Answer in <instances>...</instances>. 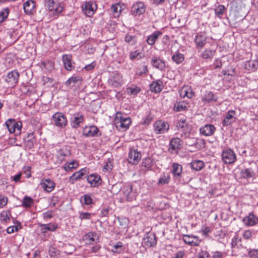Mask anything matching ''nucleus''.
<instances>
[{
	"instance_id": "obj_37",
	"label": "nucleus",
	"mask_w": 258,
	"mask_h": 258,
	"mask_svg": "<svg viewBox=\"0 0 258 258\" xmlns=\"http://www.w3.org/2000/svg\"><path fill=\"white\" fill-rule=\"evenodd\" d=\"M182 166L179 164L176 163L172 164V169L171 172L175 177H180L182 172Z\"/></svg>"
},
{
	"instance_id": "obj_13",
	"label": "nucleus",
	"mask_w": 258,
	"mask_h": 258,
	"mask_svg": "<svg viewBox=\"0 0 258 258\" xmlns=\"http://www.w3.org/2000/svg\"><path fill=\"white\" fill-rule=\"evenodd\" d=\"M182 239L185 243L192 246H199L202 241L198 236L193 235H184Z\"/></svg>"
},
{
	"instance_id": "obj_57",
	"label": "nucleus",
	"mask_w": 258,
	"mask_h": 258,
	"mask_svg": "<svg viewBox=\"0 0 258 258\" xmlns=\"http://www.w3.org/2000/svg\"><path fill=\"white\" fill-rule=\"evenodd\" d=\"M92 215L91 213L88 212H80L79 214V218L83 220L90 219Z\"/></svg>"
},
{
	"instance_id": "obj_11",
	"label": "nucleus",
	"mask_w": 258,
	"mask_h": 258,
	"mask_svg": "<svg viewBox=\"0 0 258 258\" xmlns=\"http://www.w3.org/2000/svg\"><path fill=\"white\" fill-rule=\"evenodd\" d=\"M97 9L95 4L91 2H86L82 6V11L87 17L92 16Z\"/></svg>"
},
{
	"instance_id": "obj_25",
	"label": "nucleus",
	"mask_w": 258,
	"mask_h": 258,
	"mask_svg": "<svg viewBox=\"0 0 258 258\" xmlns=\"http://www.w3.org/2000/svg\"><path fill=\"white\" fill-rule=\"evenodd\" d=\"M200 133L205 136H210L213 135L215 127L212 124H207L200 128Z\"/></svg>"
},
{
	"instance_id": "obj_55",
	"label": "nucleus",
	"mask_w": 258,
	"mask_h": 258,
	"mask_svg": "<svg viewBox=\"0 0 258 258\" xmlns=\"http://www.w3.org/2000/svg\"><path fill=\"white\" fill-rule=\"evenodd\" d=\"M49 254L51 257L55 258L57 255L59 254V250L55 247H50L48 250Z\"/></svg>"
},
{
	"instance_id": "obj_47",
	"label": "nucleus",
	"mask_w": 258,
	"mask_h": 258,
	"mask_svg": "<svg viewBox=\"0 0 258 258\" xmlns=\"http://www.w3.org/2000/svg\"><path fill=\"white\" fill-rule=\"evenodd\" d=\"M123 246L122 242L118 241L112 246V251L115 253H120L123 251Z\"/></svg>"
},
{
	"instance_id": "obj_34",
	"label": "nucleus",
	"mask_w": 258,
	"mask_h": 258,
	"mask_svg": "<svg viewBox=\"0 0 258 258\" xmlns=\"http://www.w3.org/2000/svg\"><path fill=\"white\" fill-rule=\"evenodd\" d=\"M27 139L25 141V146L28 149H32L34 147L35 136L34 132H32L27 135Z\"/></svg>"
},
{
	"instance_id": "obj_5",
	"label": "nucleus",
	"mask_w": 258,
	"mask_h": 258,
	"mask_svg": "<svg viewBox=\"0 0 258 258\" xmlns=\"http://www.w3.org/2000/svg\"><path fill=\"white\" fill-rule=\"evenodd\" d=\"M5 124L10 133H14L16 131L18 134L20 133L22 128L21 122H16L14 119H9L6 121Z\"/></svg>"
},
{
	"instance_id": "obj_26",
	"label": "nucleus",
	"mask_w": 258,
	"mask_h": 258,
	"mask_svg": "<svg viewBox=\"0 0 258 258\" xmlns=\"http://www.w3.org/2000/svg\"><path fill=\"white\" fill-rule=\"evenodd\" d=\"M144 240L145 244L149 247L153 246L157 243L155 234L153 233H147Z\"/></svg>"
},
{
	"instance_id": "obj_35",
	"label": "nucleus",
	"mask_w": 258,
	"mask_h": 258,
	"mask_svg": "<svg viewBox=\"0 0 258 258\" xmlns=\"http://www.w3.org/2000/svg\"><path fill=\"white\" fill-rule=\"evenodd\" d=\"M176 126L178 130L180 129L182 131H188L187 123L185 117H182L179 119L176 123Z\"/></svg>"
},
{
	"instance_id": "obj_30",
	"label": "nucleus",
	"mask_w": 258,
	"mask_h": 258,
	"mask_svg": "<svg viewBox=\"0 0 258 258\" xmlns=\"http://www.w3.org/2000/svg\"><path fill=\"white\" fill-rule=\"evenodd\" d=\"M162 34V32L160 31H155L152 34L147 36V43L150 45H154L157 40Z\"/></svg>"
},
{
	"instance_id": "obj_20",
	"label": "nucleus",
	"mask_w": 258,
	"mask_h": 258,
	"mask_svg": "<svg viewBox=\"0 0 258 258\" xmlns=\"http://www.w3.org/2000/svg\"><path fill=\"white\" fill-rule=\"evenodd\" d=\"M181 140L178 138H173L170 142L169 151L171 153H177L181 146Z\"/></svg>"
},
{
	"instance_id": "obj_41",
	"label": "nucleus",
	"mask_w": 258,
	"mask_h": 258,
	"mask_svg": "<svg viewBox=\"0 0 258 258\" xmlns=\"http://www.w3.org/2000/svg\"><path fill=\"white\" fill-rule=\"evenodd\" d=\"M40 226L42 228V230H43V232H45L46 230L50 231H54L57 228V224L52 223H49L47 224H41Z\"/></svg>"
},
{
	"instance_id": "obj_51",
	"label": "nucleus",
	"mask_w": 258,
	"mask_h": 258,
	"mask_svg": "<svg viewBox=\"0 0 258 258\" xmlns=\"http://www.w3.org/2000/svg\"><path fill=\"white\" fill-rule=\"evenodd\" d=\"M9 14V9L5 8L0 11V23L4 21Z\"/></svg>"
},
{
	"instance_id": "obj_1",
	"label": "nucleus",
	"mask_w": 258,
	"mask_h": 258,
	"mask_svg": "<svg viewBox=\"0 0 258 258\" xmlns=\"http://www.w3.org/2000/svg\"><path fill=\"white\" fill-rule=\"evenodd\" d=\"M45 6L51 12L53 17L56 18L63 11V8L58 0H44Z\"/></svg>"
},
{
	"instance_id": "obj_52",
	"label": "nucleus",
	"mask_w": 258,
	"mask_h": 258,
	"mask_svg": "<svg viewBox=\"0 0 258 258\" xmlns=\"http://www.w3.org/2000/svg\"><path fill=\"white\" fill-rule=\"evenodd\" d=\"M142 165L146 168L149 169L153 165V161L150 158H146L143 160Z\"/></svg>"
},
{
	"instance_id": "obj_6",
	"label": "nucleus",
	"mask_w": 258,
	"mask_h": 258,
	"mask_svg": "<svg viewBox=\"0 0 258 258\" xmlns=\"http://www.w3.org/2000/svg\"><path fill=\"white\" fill-rule=\"evenodd\" d=\"M207 37L205 32H199L196 34L194 42L197 49L201 50L207 43Z\"/></svg>"
},
{
	"instance_id": "obj_12",
	"label": "nucleus",
	"mask_w": 258,
	"mask_h": 258,
	"mask_svg": "<svg viewBox=\"0 0 258 258\" xmlns=\"http://www.w3.org/2000/svg\"><path fill=\"white\" fill-rule=\"evenodd\" d=\"M141 158L140 153L137 149L132 148L130 150L127 160L129 163L134 165L139 162Z\"/></svg>"
},
{
	"instance_id": "obj_62",
	"label": "nucleus",
	"mask_w": 258,
	"mask_h": 258,
	"mask_svg": "<svg viewBox=\"0 0 258 258\" xmlns=\"http://www.w3.org/2000/svg\"><path fill=\"white\" fill-rule=\"evenodd\" d=\"M152 119L153 118L151 116L148 115L144 119L143 122H142V124L143 125H148L151 123V121H152Z\"/></svg>"
},
{
	"instance_id": "obj_7",
	"label": "nucleus",
	"mask_w": 258,
	"mask_h": 258,
	"mask_svg": "<svg viewBox=\"0 0 258 258\" xmlns=\"http://www.w3.org/2000/svg\"><path fill=\"white\" fill-rule=\"evenodd\" d=\"M146 6L143 2H138L135 3L132 7L131 14L132 15L136 17L140 16L145 13Z\"/></svg>"
},
{
	"instance_id": "obj_39",
	"label": "nucleus",
	"mask_w": 258,
	"mask_h": 258,
	"mask_svg": "<svg viewBox=\"0 0 258 258\" xmlns=\"http://www.w3.org/2000/svg\"><path fill=\"white\" fill-rule=\"evenodd\" d=\"M204 166V163L201 160H194L190 164L191 168L196 171L202 170Z\"/></svg>"
},
{
	"instance_id": "obj_48",
	"label": "nucleus",
	"mask_w": 258,
	"mask_h": 258,
	"mask_svg": "<svg viewBox=\"0 0 258 258\" xmlns=\"http://www.w3.org/2000/svg\"><path fill=\"white\" fill-rule=\"evenodd\" d=\"M81 202L83 204L90 205L93 203V199L90 194H85L82 197Z\"/></svg>"
},
{
	"instance_id": "obj_45",
	"label": "nucleus",
	"mask_w": 258,
	"mask_h": 258,
	"mask_svg": "<svg viewBox=\"0 0 258 258\" xmlns=\"http://www.w3.org/2000/svg\"><path fill=\"white\" fill-rule=\"evenodd\" d=\"M81 78L80 77H72L67 80L64 83L66 86H74L75 83L79 81H81Z\"/></svg>"
},
{
	"instance_id": "obj_40",
	"label": "nucleus",
	"mask_w": 258,
	"mask_h": 258,
	"mask_svg": "<svg viewBox=\"0 0 258 258\" xmlns=\"http://www.w3.org/2000/svg\"><path fill=\"white\" fill-rule=\"evenodd\" d=\"M172 60L176 64H180L184 60V55L180 52H176L172 56Z\"/></svg>"
},
{
	"instance_id": "obj_14",
	"label": "nucleus",
	"mask_w": 258,
	"mask_h": 258,
	"mask_svg": "<svg viewBox=\"0 0 258 258\" xmlns=\"http://www.w3.org/2000/svg\"><path fill=\"white\" fill-rule=\"evenodd\" d=\"M152 66L161 71H165L166 69L165 61L158 56H154L151 60Z\"/></svg>"
},
{
	"instance_id": "obj_15",
	"label": "nucleus",
	"mask_w": 258,
	"mask_h": 258,
	"mask_svg": "<svg viewBox=\"0 0 258 258\" xmlns=\"http://www.w3.org/2000/svg\"><path fill=\"white\" fill-rule=\"evenodd\" d=\"M83 134L85 137H97L100 135L98 127L94 125L85 126L83 130Z\"/></svg>"
},
{
	"instance_id": "obj_36",
	"label": "nucleus",
	"mask_w": 258,
	"mask_h": 258,
	"mask_svg": "<svg viewBox=\"0 0 258 258\" xmlns=\"http://www.w3.org/2000/svg\"><path fill=\"white\" fill-rule=\"evenodd\" d=\"M215 53V50L211 49H205L201 54L200 57L203 59H211Z\"/></svg>"
},
{
	"instance_id": "obj_53",
	"label": "nucleus",
	"mask_w": 258,
	"mask_h": 258,
	"mask_svg": "<svg viewBox=\"0 0 258 258\" xmlns=\"http://www.w3.org/2000/svg\"><path fill=\"white\" fill-rule=\"evenodd\" d=\"M11 216V213L8 211H4L1 214V220L4 222H7L8 220H10V217Z\"/></svg>"
},
{
	"instance_id": "obj_54",
	"label": "nucleus",
	"mask_w": 258,
	"mask_h": 258,
	"mask_svg": "<svg viewBox=\"0 0 258 258\" xmlns=\"http://www.w3.org/2000/svg\"><path fill=\"white\" fill-rule=\"evenodd\" d=\"M148 72V70L147 66H143L142 67L138 68L136 71L137 74L140 76L146 74Z\"/></svg>"
},
{
	"instance_id": "obj_2",
	"label": "nucleus",
	"mask_w": 258,
	"mask_h": 258,
	"mask_svg": "<svg viewBox=\"0 0 258 258\" xmlns=\"http://www.w3.org/2000/svg\"><path fill=\"white\" fill-rule=\"evenodd\" d=\"M130 117H123L121 113L118 112L114 119V124L116 127L120 131H126L130 127L131 123Z\"/></svg>"
},
{
	"instance_id": "obj_31",
	"label": "nucleus",
	"mask_w": 258,
	"mask_h": 258,
	"mask_svg": "<svg viewBox=\"0 0 258 258\" xmlns=\"http://www.w3.org/2000/svg\"><path fill=\"white\" fill-rule=\"evenodd\" d=\"M84 239L88 241V244H92L93 242L97 243L99 241V237L94 232H89L84 236Z\"/></svg>"
},
{
	"instance_id": "obj_59",
	"label": "nucleus",
	"mask_w": 258,
	"mask_h": 258,
	"mask_svg": "<svg viewBox=\"0 0 258 258\" xmlns=\"http://www.w3.org/2000/svg\"><path fill=\"white\" fill-rule=\"evenodd\" d=\"M210 254L206 250L201 251L195 258H209Z\"/></svg>"
},
{
	"instance_id": "obj_4",
	"label": "nucleus",
	"mask_w": 258,
	"mask_h": 258,
	"mask_svg": "<svg viewBox=\"0 0 258 258\" xmlns=\"http://www.w3.org/2000/svg\"><path fill=\"white\" fill-rule=\"evenodd\" d=\"M51 121L56 126L61 128L65 127L68 123L66 115L59 112H56L53 115Z\"/></svg>"
},
{
	"instance_id": "obj_38",
	"label": "nucleus",
	"mask_w": 258,
	"mask_h": 258,
	"mask_svg": "<svg viewBox=\"0 0 258 258\" xmlns=\"http://www.w3.org/2000/svg\"><path fill=\"white\" fill-rule=\"evenodd\" d=\"M170 180V176L168 173H163L159 178L157 184L162 185L168 184Z\"/></svg>"
},
{
	"instance_id": "obj_56",
	"label": "nucleus",
	"mask_w": 258,
	"mask_h": 258,
	"mask_svg": "<svg viewBox=\"0 0 258 258\" xmlns=\"http://www.w3.org/2000/svg\"><path fill=\"white\" fill-rule=\"evenodd\" d=\"M252 235V231L250 230H245L243 231L242 233L243 238L246 240L251 239Z\"/></svg>"
},
{
	"instance_id": "obj_28",
	"label": "nucleus",
	"mask_w": 258,
	"mask_h": 258,
	"mask_svg": "<svg viewBox=\"0 0 258 258\" xmlns=\"http://www.w3.org/2000/svg\"><path fill=\"white\" fill-rule=\"evenodd\" d=\"M235 114V111L234 110H230L228 111L222 122L223 125L228 126L231 123L233 122L235 119V118L234 117Z\"/></svg>"
},
{
	"instance_id": "obj_49",
	"label": "nucleus",
	"mask_w": 258,
	"mask_h": 258,
	"mask_svg": "<svg viewBox=\"0 0 258 258\" xmlns=\"http://www.w3.org/2000/svg\"><path fill=\"white\" fill-rule=\"evenodd\" d=\"M78 166V164L75 161H73L69 163H67L64 165V169L66 171H71L73 169L76 168Z\"/></svg>"
},
{
	"instance_id": "obj_19",
	"label": "nucleus",
	"mask_w": 258,
	"mask_h": 258,
	"mask_svg": "<svg viewBox=\"0 0 258 258\" xmlns=\"http://www.w3.org/2000/svg\"><path fill=\"white\" fill-rule=\"evenodd\" d=\"M84 120V116L80 113H75L71 119V125L74 128H77Z\"/></svg>"
},
{
	"instance_id": "obj_9",
	"label": "nucleus",
	"mask_w": 258,
	"mask_h": 258,
	"mask_svg": "<svg viewBox=\"0 0 258 258\" xmlns=\"http://www.w3.org/2000/svg\"><path fill=\"white\" fill-rule=\"evenodd\" d=\"M154 128L156 134H162L168 131L169 125L167 122L159 120L154 123Z\"/></svg>"
},
{
	"instance_id": "obj_24",
	"label": "nucleus",
	"mask_w": 258,
	"mask_h": 258,
	"mask_svg": "<svg viewBox=\"0 0 258 258\" xmlns=\"http://www.w3.org/2000/svg\"><path fill=\"white\" fill-rule=\"evenodd\" d=\"M87 181L90 184L92 187H96L101 184V178L100 176L97 174H92L87 177Z\"/></svg>"
},
{
	"instance_id": "obj_43",
	"label": "nucleus",
	"mask_w": 258,
	"mask_h": 258,
	"mask_svg": "<svg viewBox=\"0 0 258 258\" xmlns=\"http://www.w3.org/2000/svg\"><path fill=\"white\" fill-rule=\"evenodd\" d=\"M143 57V54L141 51L136 50L131 52L130 53V59L131 60H140Z\"/></svg>"
},
{
	"instance_id": "obj_46",
	"label": "nucleus",
	"mask_w": 258,
	"mask_h": 258,
	"mask_svg": "<svg viewBox=\"0 0 258 258\" xmlns=\"http://www.w3.org/2000/svg\"><path fill=\"white\" fill-rule=\"evenodd\" d=\"M111 10L114 15V17H118L121 12V7L119 4H115L111 6Z\"/></svg>"
},
{
	"instance_id": "obj_22",
	"label": "nucleus",
	"mask_w": 258,
	"mask_h": 258,
	"mask_svg": "<svg viewBox=\"0 0 258 258\" xmlns=\"http://www.w3.org/2000/svg\"><path fill=\"white\" fill-rule=\"evenodd\" d=\"M35 4L32 0H28L24 3L23 5V9L25 13L29 15L34 14L35 10Z\"/></svg>"
},
{
	"instance_id": "obj_63",
	"label": "nucleus",
	"mask_w": 258,
	"mask_h": 258,
	"mask_svg": "<svg viewBox=\"0 0 258 258\" xmlns=\"http://www.w3.org/2000/svg\"><path fill=\"white\" fill-rule=\"evenodd\" d=\"M201 231L203 235L206 236L208 235V234L211 232V229L208 226H203L201 229Z\"/></svg>"
},
{
	"instance_id": "obj_29",
	"label": "nucleus",
	"mask_w": 258,
	"mask_h": 258,
	"mask_svg": "<svg viewBox=\"0 0 258 258\" xmlns=\"http://www.w3.org/2000/svg\"><path fill=\"white\" fill-rule=\"evenodd\" d=\"M163 82L160 79L153 81L150 85L151 91L155 93L160 92L163 89Z\"/></svg>"
},
{
	"instance_id": "obj_18",
	"label": "nucleus",
	"mask_w": 258,
	"mask_h": 258,
	"mask_svg": "<svg viewBox=\"0 0 258 258\" xmlns=\"http://www.w3.org/2000/svg\"><path fill=\"white\" fill-rule=\"evenodd\" d=\"M41 187L46 192H50L55 186V183L49 178L43 179L40 183Z\"/></svg>"
},
{
	"instance_id": "obj_21",
	"label": "nucleus",
	"mask_w": 258,
	"mask_h": 258,
	"mask_svg": "<svg viewBox=\"0 0 258 258\" xmlns=\"http://www.w3.org/2000/svg\"><path fill=\"white\" fill-rule=\"evenodd\" d=\"M62 61L64 68L69 71H71L75 68L72 62V56L70 54H64L62 55Z\"/></svg>"
},
{
	"instance_id": "obj_17",
	"label": "nucleus",
	"mask_w": 258,
	"mask_h": 258,
	"mask_svg": "<svg viewBox=\"0 0 258 258\" xmlns=\"http://www.w3.org/2000/svg\"><path fill=\"white\" fill-rule=\"evenodd\" d=\"M88 173V170L86 168H84L80 169L79 171L74 173L69 179V182L71 184H74L75 182L78 180Z\"/></svg>"
},
{
	"instance_id": "obj_3",
	"label": "nucleus",
	"mask_w": 258,
	"mask_h": 258,
	"mask_svg": "<svg viewBox=\"0 0 258 258\" xmlns=\"http://www.w3.org/2000/svg\"><path fill=\"white\" fill-rule=\"evenodd\" d=\"M221 156L222 161L225 164H233L237 160L236 154L230 148L223 150Z\"/></svg>"
},
{
	"instance_id": "obj_64",
	"label": "nucleus",
	"mask_w": 258,
	"mask_h": 258,
	"mask_svg": "<svg viewBox=\"0 0 258 258\" xmlns=\"http://www.w3.org/2000/svg\"><path fill=\"white\" fill-rule=\"evenodd\" d=\"M184 255V251L180 250L176 252L174 256L172 257V258H183Z\"/></svg>"
},
{
	"instance_id": "obj_61",
	"label": "nucleus",
	"mask_w": 258,
	"mask_h": 258,
	"mask_svg": "<svg viewBox=\"0 0 258 258\" xmlns=\"http://www.w3.org/2000/svg\"><path fill=\"white\" fill-rule=\"evenodd\" d=\"M248 255L251 258H258V249H249Z\"/></svg>"
},
{
	"instance_id": "obj_60",
	"label": "nucleus",
	"mask_w": 258,
	"mask_h": 258,
	"mask_svg": "<svg viewBox=\"0 0 258 258\" xmlns=\"http://www.w3.org/2000/svg\"><path fill=\"white\" fill-rule=\"evenodd\" d=\"M7 203V197L3 195H0V208H2L5 207Z\"/></svg>"
},
{
	"instance_id": "obj_32",
	"label": "nucleus",
	"mask_w": 258,
	"mask_h": 258,
	"mask_svg": "<svg viewBox=\"0 0 258 258\" xmlns=\"http://www.w3.org/2000/svg\"><path fill=\"white\" fill-rule=\"evenodd\" d=\"M255 176V173L251 168H244L240 172V177L244 179L252 178Z\"/></svg>"
},
{
	"instance_id": "obj_10",
	"label": "nucleus",
	"mask_w": 258,
	"mask_h": 258,
	"mask_svg": "<svg viewBox=\"0 0 258 258\" xmlns=\"http://www.w3.org/2000/svg\"><path fill=\"white\" fill-rule=\"evenodd\" d=\"M20 74L17 70L9 72L5 79L6 82L12 86H15L19 81Z\"/></svg>"
},
{
	"instance_id": "obj_16",
	"label": "nucleus",
	"mask_w": 258,
	"mask_h": 258,
	"mask_svg": "<svg viewBox=\"0 0 258 258\" xmlns=\"http://www.w3.org/2000/svg\"><path fill=\"white\" fill-rule=\"evenodd\" d=\"M108 82L114 87H120L123 84L122 76L120 73H113L109 79Z\"/></svg>"
},
{
	"instance_id": "obj_42",
	"label": "nucleus",
	"mask_w": 258,
	"mask_h": 258,
	"mask_svg": "<svg viewBox=\"0 0 258 258\" xmlns=\"http://www.w3.org/2000/svg\"><path fill=\"white\" fill-rule=\"evenodd\" d=\"M34 204L33 199L28 196H25L23 199L22 206L25 208H30Z\"/></svg>"
},
{
	"instance_id": "obj_58",
	"label": "nucleus",
	"mask_w": 258,
	"mask_h": 258,
	"mask_svg": "<svg viewBox=\"0 0 258 258\" xmlns=\"http://www.w3.org/2000/svg\"><path fill=\"white\" fill-rule=\"evenodd\" d=\"M20 228H21V226L20 225L11 226H9L7 229V232L9 234H11V233L14 232L15 231H17Z\"/></svg>"
},
{
	"instance_id": "obj_8",
	"label": "nucleus",
	"mask_w": 258,
	"mask_h": 258,
	"mask_svg": "<svg viewBox=\"0 0 258 258\" xmlns=\"http://www.w3.org/2000/svg\"><path fill=\"white\" fill-rule=\"evenodd\" d=\"M120 194L122 195V198L127 201H132L134 196L133 193V186L132 185L127 184L124 185L120 189Z\"/></svg>"
},
{
	"instance_id": "obj_23",
	"label": "nucleus",
	"mask_w": 258,
	"mask_h": 258,
	"mask_svg": "<svg viewBox=\"0 0 258 258\" xmlns=\"http://www.w3.org/2000/svg\"><path fill=\"white\" fill-rule=\"evenodd\" d=\"M243 222L247 226H253L258 223V218L252 213H249L243 219Z\"/></svg>"
},
{
	"instance_id": "obj_44",
	"label": "nucleus",
	"mask_w": 258,
	"mask_h": 258,
	"mask_svg": "<svg viewBox=\"0 0 258 258\" xmlns=\"http://www.w3.org/2000/svg\"><path fill=\"white\" fill-rule=\"evenodd\" d=\"M214 11L216 16L221 18L226 11V8L224 6L220 5L215 9Z\"/></svg>"
},
{
	"instance_id": "obj_50",
	"label": "nucleus",
	"mask_w": 258,
	"mask_h": 258,
	"mask_svg": "<svg viewBox=\"0 0 258 258\" xmlns=\"http://www.w3.org/2000/svg\"><path fill=\"white\" fill-rule=\"evenodd\" d=\"M141 91L140 87L137 86L130 87L127 88L126 91L128 94L130 95L135 96L138 94Z\"/></svg>"
},
{
	"instance_id": "obj_33",
	"label": "nucleus",
	"mask_w": 258,
	"mask_h": 258,
	"mask_svg": "<svg viewBox=\"0 0 258 258\" xmlns=\"http://www.w3.org/2000/svg\"><path fill=\"white\" fill-rule=\"evenodd\" d=\"M187 103L184 101L176 102L174 104L173 109L174 111L180 112L187 110Z\"/></svg>"
},
{
	"instance_id": "obj_27",
	"label": "nucleus",
	"mask_w": 258,
	"mask_h": 258,
	"mask_svg": "<svg viewBox=\"0 0 258 258\" xmlns=\"http://www.w3.org/2000/svg\"><path fill=\"white\" fill-rule=\"evenodd\" d=\"M217 100L218 97L211 91H206L202 97L203 101L207 103L216 102Z\"/></svg>"
}]
</instances>
